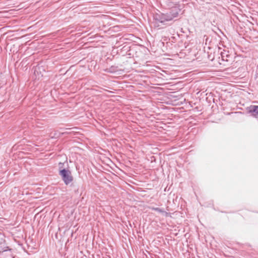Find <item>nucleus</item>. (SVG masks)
<instances>
[{
	"label": "nucleus",
	"instance_id": "obj_7",
	"mask_svg": "<svg viewBox=\"0 0 258 258\" xmlns=\"http://www.w3.org/2000/svg\"><path fill=\"white\" fill-rule=\"evenodd\" d=\"M221 57H222V59L223 60L227 61H228L227 57H229V55L227 54L226 52H225V51L221 52Z\"/></svg>",
	"mask_w": 258,
	"mask_h": 258
},
{
	"label": "nucleus",
	"instance_id": "obj_8",
	"mask_svg": "<svg viewBox=\"0 0 258 258\" xmlns=\"http://www.w3.org/2000/svg\"><path fill=\"white\" fill-rule=\"evenodd\" d=\"M60 173L62 177L64 178V169L60 170Z\"/></svg>",
	"mask_w": 258,
	"mask_h": 258
},
{
	"label": "nucleus",
	"instance_id": "obj_3",
	"mask_svg": "<svg viewBox=\"0 0 258 258\" xmlns=\"http://www.w3.org/2000/svg\"><path fill=\"white\" fill-rule=\"evenodd\" d=\"M247 112L255 118H258V106L251 105L248 108Z\"/></svg>",
	"mask_w": 258,
	"mask_h": 258
},
{
	"label": "nucleus",
	"instance_id": "obj_1",
	"mask_svg": "<svg viewBox=\"0 0 258 258\" xmlns=\"http://www.w3.org/2000/svg\"><path fill=\"white\" fill-rule=\"evenodd\" d=\"M73 181L74 178L71 172L69 169H66V191H70L72 193L78 192V185L76 182Z\"/></svg>",
	"mask_w": 258,
	"mask_h": 258
},
{
	"label": "nucleus",
	"instance_id": "obj_5",
	"mask_svg": "<svg viewBox=\"0 0 258 258\" xmlns=\"http://www.w3.org/2000/svg\"><path fill=\"white\" fill-rule=\"evenodd\" d=\"M74 129V128H67L66 127V139L69 138L66 135H70V137H72L75 134V132L73 131Z\"/></svg>",
	"mask_w": 258,
	"mask_h": 258
},
{
	"label": "nucleus",
	"instance_id": "obj_6",
	"mask_svg": "<svg viewBox=\"0 0 258 258\" xmlns=\"http://www.w3.org/2000/svg\"><path fill=\"white\" fill-rule=\"evenodd\" d=\"M151 209L152 210L157 211L159 213L165 214L166 216L168 215V213L167 212H165L163 209H160L159 208L152 207V208H151Z\"/></svg>",
	"mask_w": 258,
	"mask_h": 258
},
{
	"label": "nucleus",
	"instance_id": "obj_4",
	"mask_svg": "<svg viewBox=\"0 0 258 258\" xmlns=\"http://www.w3.org/2000/svg\"><path fill=\"white\" fill-rule=\"evenodd\" d=\"M154 19L156 21H157L158 22H160L161 23L164 24L165 23V21L164 20L165 18L164 17V14L161 13L160 12H159L158 13H156L154 15Z\"/></svg>",
	"mask_w": 258,
	"mask_h": 258
},
{
	"label": "nucleus",
	"instance_id": "obj_2",
	"mask_svg": "<svg viewBox=\"0 0 258 258\" xmlns=\"http://www.w3.org/2000/svg\"><path fill=\"white\" fill-rule=\"evenodd\" d=\"M178 15V12L177 9L172 10L169 13L164 14L165 22L172 20L173 18L177 17Z\"/></svg>",
	"mask_w": 258,
	"mask_h": 258
}]
</instances>
